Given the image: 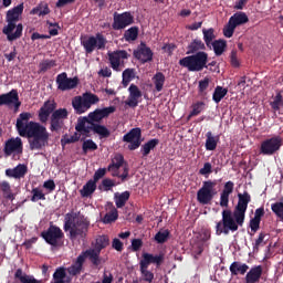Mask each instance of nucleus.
I'll use <instances>...</instances> for the list:
<instances>
[{
	"mask_svg": "<svg viewBox=\"0 0 283 283\" xmlns=\"http://www.w3.org/2000/svg\"><path fill=\"white\" fill-rule=\"evenodd\" d=\"M31 118V113H21L17 119V129L21 137L29 139L31 151H41V149H44L49 144L50 133L45 126L38 122L30 120Z\"/></svg>",
	"mask_w": 283,
	"mask_h": 283,
	"instance_id": "obj_1",
	"label": "nucleus"
},
{
	"mask_svg": "<svg viewBox=\"0 0 283 283\" xmlns=\"http://www.w3.org/2000/svg\"><path fill=\"white\" fill-rule=\"evenodd\" d=\"M245 218L237 212L224 209L221 212V220L216 223L214 230L216 235H229L230 233H235L239 228L244 226Z\"/></svg>",
	"mask_w": 283,
	"mask_h": 283,
	"instance_id": "obj_2",
	"label": "nucleus"
},
{
	"mask_svg": "<svg viewBox=\"0 0 283 283\" xmlns=\"http://www.w3.org/2000/svg\"><path fill=\"white\" fill-rule=\"evenodd\" d=\"M90 221L80 212H69L64 219V231L70 232V239L75 241L77 238H86L90 229Z\"/></svg>",
	"mask_w": 283,
	"mask_h": 283,
	"instance_id": "obj_3",
	"label": "nucleus"
},
{
	"mask_svg": "<svg viewBox=\"0 0 283 283\" xmlns=\"http://www.w3.org/2000/svg\"><path fill=\"white\" fill-rule=\"evenodd\" d=\"M23 9L24 4L21 3L7 12L8 25L3 28L2 32L9 41H14L22 36L23 25L21 23L17 25L15 23L20 20Z\"/></svg>",
	"mask_w": 283,
	"mask_h": 283,
	"instance_id": "obj_4",
	"label": "nucleus"
},
{
	"mask_svg": "<svg viewBox=\"0 0 283 283\" xmlns=\"http://www.w3.org/2000/svg\"><path fill=\"white\" fill-rule=\"evenodd\" d=\"M208 53L197 52L193 55L186 56L179 60V65L181 67L188 69L190 72H201L203 69H207L208 65Z\"/></svg>",
	"mask_w": 283,
	"mask_h": 283,
	"instance_id": "obj_5",
	"label": "nucleus"
},
{
	"mask_svg": "<svg viewBox=\"0 0 283 283\" xmlns=\"http://www.w3.org/2000/svg\"><path fill=\"white\" fill-rule=\"evenodd\" d=\"M217 180L202 181L201 187L197 190L196 200L199 205H211L212 200L218 195Z\"/></svg>",
	"mask_w": 283,
	"mask_h": 283,
	"instance_id": "obj_6",
	"label": "nucleus"
},
{
	"mask_svg": "<svg viewBox=\"0 0 283 283\" xmlns=\"http://www.w3.org/2000/svg\"><path fill=\"white\" fill-rule=\"evenodd\" d=\"M75 129L87 137L90 136L91 130L99 135L101 138H108L111 136V130L106 126L93 122L90 123L86 116L78 118Z\"/></svg>",
	"mask_w": 283,
	"mask_h": 283,
	"instance_id": "obj_7",
	"label": "nucleus"
},
{
	"mask_svg": "<svg viewBox=\"0 0 283 283\" xmlns=\"http://www.w3.org/2000/svg\"><path fill=\"white\" fill-rule=\"evenodd\" d=\"M107 247H109V238L103 234L97 237L93 249L91 248L84 251L88 255V260L93 266L98 268L102 264L101 252Z\"/></svg>",
	"mask_w": 283,
	"mask_h": 283,
	"instance_id": "obj_8",
	"label": "nucleus"
},
{
	"mask_svg": "<svg viewBox=\"0 0 283 283\" xmlns=\"http://www.w3.org/2000/svg\"><path fill=\"white\" fill-rule=\"evenodd\" d=\"M81 44L86 55L92 54L95 50H104L107 44L106 38L102 33L94 35H85L81 38Z\"/></svg>",
	"mask_w": 283,
	"mask_h": 283,
	"instance_id": "obj_9",
	"label": "nucleus"
},
{
	"mask_svg": "<svg viewBox=\"0 0 283 283\" xmlns=\"http://www.w3.org/2000/svg\"><path fill=\"white\" fill-rule=\"evenodd\" d=\"M99 102V97L91 92H86L83 96H75L72 101L73 108L76 114H83L87 112L92 105Z\"/></svg>",
	"mask_w": 283,
	"mask_h": 283,
	"instance_id": "obj_10",
	"label": "nucleus"
},
{
	"mask_svg": "<svg viewBox=\"0 0 283 283\" xmlns=\"http://www.w3.org/2000/svg\"><path fill=\"white\" fill-rule=\"evenodd\" d=\"M249 22V17L244 12H237L229 18L228 23L223 28V35L226 38H232L237 27Z\"/></svg>",
	"mask_w": 283,
	"mask_h": 283,
	"instance_id": "obj_11",
	"label": "nucleus"
},
{
	"mask_svg": "<svg viewBox=\"0 0 283 283\" xmlns=\"http://www.w3.org/2000/svg\"><path fill=\"white\" fill-rule=\"evenodd\" d=\"M41 238L49 245H51L53 248H57L60 245L62 239L64 238V233L60 227H57L51 222L50 228L41 233Z\"/></svg>",
	"mask_w": 283,
	"mask_h": 283,
	"instance_id": "obj_12",
	"label": "nucleus"
},
{
	"mask_svg": "<svg viewBox=\"0 0 283 283\" xmlns=\"http://www.w3.org/2000/svg\"><path fill=\"white\" fill-rule=\"evenodd\" d=\"M283 145V139L281 136H273L263 140L260 145V154L262 156H273L276 151H280Z\"/></svg>",
	"mask_w": 283,
	"mask_h": 283,
	"instance_id": "obj_13",
	"label": "nucleus"
},
{
	"mask_svg": "<svg viewBox=\"0 0 283 283\" xmlns=\"http://www.w3.org/2000/svg\"><path fill=\"white\" fill-rule=\"evenodd\" d=\"M142 129L139 127H135L130 129L129 133H126V135L122 137V140L129 143V151H136V149H139L142 145Z\"/></svg>",
	"mask_w": 283,
	"mask_h": 283,
	"instance_id": "obj_14",
	"label": "nucleus"
},
{
	"mask_svg": "<svg viewBox=\"0 0 283 283\" xmlns=\"http://www.w3.org/2000/svg\"><path fill=\"white\" fill-rule=\"evenodd\" d=\"M107 55L111 63V67L116 72L122 71L120 66H124V60H127L129 57L128 52L125 50L108 52Z\"/></svg>",
	"mask_w": 283,
	"mask_h": 283,
	"instance_id": "obj_15",
	"label": "nucleus"
},
{
	"mask_svg": "<svg viewBox=\"0 0 283 283\" xmlns=\"http://www.w3.org/2000/svg\"><path fill=\"white\" fill-rule=\"evenodd\" d=\"M134 23V15L130 12L114 13L113 29L118 31L123 30Z\"/></svg>",
	"mask_w": 283,
	"mask_h": 283,
	"instance_id": "obj_16",
	"label": "nucleus"
},
{
	"mask_svg": "<svg viewBox=\"0 0 283 283\" xmlns=\"http://www.w3.org/2000/svg\"><path fill=\"white\" fill-rule=\"evenodd\" d=\"M251 200V195L248 191H244L243 193H238V202L233 209V212L238 213L242 218H245V213L248 211V207Z\"/></svg>",
	"mask_w": 283,
	"mask_h": 283,
	"instance_id": "obj_17",
	"label": "nucleus"
},
{
	"mask_svg": "<svg viewBox=\"0 0 283 283\" xmlns=\"http://www.w3.org/2000/svg\"><path fill=\"white\" fill-rule=\"evenodd\" d=\"M115 112V106L97 108L94 112H91L86 118L90 120V123L99 124L104 118L108 117L111 114Z\"/></svg>",
	"mask_w": 283,
	"mask_h": 283,
	"instance_id": "obj_18",
	"label": "nucleus"
},
{
	"mask_svg": "<svg viewBox=\"0 0 283 283\" xmlns=\"http://www.w3.org/2000/svg\"><path fill=\"white\" fill-rule=\"evenodd\" d=\"M6 156H12V154H18L21 156L23 154V143L20 137L10 138L6 142L4 149Z\"/></svg>",
	"mask_w": 283,
	"mask_h": 283,
	"instance_id": "obj_19",
	"label": "nucleus"
},
{
	"mask_svg": "<svg viewBox=\"0 0 283 283\" xmlns=\"http://www.w3.org/2000/svg\"><path fill=\"white\" fill-rule=\"evenodd\" d=\"M87 259L88 255L86 254V252L82 251L77 259L73 262V264L67 268V273L73 277L81 275Z\"/></svg>",
	"mask_w": 283,
	"mask_h": 283,
	"instance_id": "obj_20",
	"label": "nucleus"
},
{
	"mask_svg": "<svg viewBox=\"0 0 283 283\" xmlns=\"http://www.w3.org/2000/svg\"><path fill=\"white\" fill-rule=\"evenodd\" d=\"M56 84L59 85L57 88L61 91H69L73 90L77 86L78 84V78H69L67 73L63 72L57 75L56 77Z\"/></svg>",
	"mask_w": 283,
	"mask_h": 283,
	"instance_id": "obj_21",
	"label": "nucleus"
},
{
	"mask_svg": "<svg viewBox=\"0 0 283 283\" xmlns=\"http://www.w3.org/2000/svg\"><path fill=\"white\" fill-rule=\"evenodd\" d=\"M165 261V255L164 254H157L154 255L153 253H143L142 254V260L139 261V264L149 268L151 264L157 265V269H159Z\"/></svg>",
	"mask_w": 283,
	"mask_h": 283,
	"instance_id": "obj_22",
	"label": "nucleus"
},
{
	"mask_svg": "<svg viewBox=\"0 0 283 283\" xmlns=\"http://www.w3.org/2000/svg\"><path fill=\"white\" fill-rule=\"evenodd\" d=\"M11 106L14 105V108L18 109L21 106V102L19 99V93L17 90H12L9 93L0 95V106Z\"/></svg>",
	"mask_w": 283,
	"mask_h": 283,
	"instance_id": "obj_23",
	"label": "nucleus"
},
{
	"mask_svg": "<svg viewBox=\"0 0 283 283\" xmlns=\"http://www.w3.org/2000/svg\"><path fill=\"white\" fill-rule=\"evenodd\" d=\"M143 93L139 87L135 84H130L128 86V99L124 102V104L128 105V107L135 108L139 104V98H142Z\"/></svg>",
	"mask_w": 283,
	"mask_h": 283,
	"instance_id": "obj_24",
	"label": "nucleus"
},
{
	"mask_svg": "<svg viewBox=\"0 0 283 283\" xmlns=\"http://www.w3.org/2000/svg\"><path fill=\"white\" fill-rule=\"evenodd\" d=\"M234 191V182L233 181H227L223 185V189L220 192V200H219V205L220 207H229V200H230V196L231 193H233Z\"/></svg>",
	"mask_w": 283,
	"mask_h": 283,
	"instance_id": "obj_25",
	"label": "nucleus"
},
{
	"mask_svg": "<svg viewBox=\"0 0 283 283\" xmlns=\"http://www.w3.org/2000/svg\"><path fill=\"white\" fill-rule=\"evenodd\" d=\"M263 275V266L262 265H255L252 266L244 276L245 283H260V280Z\"/></svg>",
	"mask_w": 283,
	"mask_h": 283,
	"instance_id": "obj_26",
	"label": "nucleus"
},
{
	"mask_svg": "<svg viewBox=\"0 0 283 283\" xmlns=\"http://www.w3.org/2000/svg\"><path fill=\"white\" fill-rule=\"evenodd\" d=\"M56 108V104L51 101H46L39 111V119L41 123H46L50 115L53 114V111Z\"/></svg>",
	"mask_w": 283,
	"mask_h": 283,
	"instance_id": "obj_27",
	"label": "nucleus"
},
{
	"mask_svg": "<svg viewBox=\"0 0 283 283\" xmlns=\"http://www.w3.org/2000/svg\"><path fill=\"white\" fill-rule=\"evenodd\" d=\"M135 59L146 63L153 60L154 53L150 48L146 46V44L142 43V48L139 50L133 52Z\"/></svg>",
	"mask_w": 283,
	"mask_h": 283,
	"instance_id": "obj_28",
	"label": "nucleus"
},
{
	"mask_svg": "<svg viewBox=\"0 0 283 283\" xmlns=\"http://www.w3.org/2000/svg\"><path fill=\"white\" fill-rule=\"evenodd\" d=\"M25 174H28V166L24 164H19L15 168L6 170V175L9 178H15L17 180L24 178Z\"/></svg>",
	"mask_w": 283,
	"mask_h": 283,
	"instance_id": "obj_29",
	"label": "nucleus"
},
{
	"mask_svg": "<svg viewBox=\"0 0 283 283\" xmlns=\"http://www.w3.org/2000/svg\"><path fill=\"white\" fill-rule=\"evenodd\" d=\"M249 271V265L247 263H241L239 261H234L229 266V272L231 276L245 275Z\"/></svg>",
	"mask_w": 283,
	"mask_h": 283,
	"instance_id": "obj_30",
	"label": "nucleus"
},
{
	"mask_svg": "<svg viewBox=\"0 0 283 283\" xmlns=\"http://www.w3.org/2000/svg\"><path fill=\"white\" fill-rule=\"evenodd\" d=\"M218 142H219V136L214 137L212 136V132H207L206 143H205L206 151H214L217 149Z\"/></svg>",
	"mask_w": 283,
	"mask_h": 283,
	"instance_id": "obj_31",
	"label": "nucleus"
},
{
	"mask_svg": "<svg viewBox=\"0 0 283 283\" xmlns=\"http://www.w3.org/2000/svg\"><path fill=\"white\" fill-rule=\"evenodd\" d=\"M160 140L158 138H153L150 140H148L146 144L142 145V157L143 158H147V156H149L150 151H153V149L155 147H157L159 145Z\"/></svg>",
	"mask_w": 283,
	"mask_h": 283,
	"instance_id": "obj_32",
	"label": "nucleus"
},
{
	"mask_svg": "<svg viewBox=\"0 0 283 283\" xmlns=\"http://www.w3.org/2000/svg\"><path fill=\"white\" fill-rule=\"evenodd\" d=\"M108 207L112 208V210L106 213L103 218L104 224H112L118 220V210L114 207L113 202H108Z\"/></svg>",
	"mask_w": 283,
	"mask_h": 283,
	"instance_id": "obj_33",
	"label": "nucleus"
},
{
	"mask_svg": "<svg viewBox=\"0 0 283 283\" xmlns=\"http://www.w3.org/2000/svg\"><path fill=\"white\" fill-rule=\"evenodd\" d=\"M14 277L20 280L21 283H42L41 281L36 280L33 275L23 274L22 269H18L15 271Z\"/></svg>",
	"mask_w": 283,
	"mask_h": 283,
	"instance_id": "obj_34",
	"label": "nucleus"
},
{
	"mask_svg": "<svg viewBox=\"0 0 283 283\" xmlns=\"http://www.w3.org/2000/svg\"><path fill=\"white\" fill-rule=\"evenodd\" d=\"M96 189V182L93 179H91L90 181H87L86 185H84L83 189L81 190L82 198H90V196H92V193H94Z\"/></svg>",
	"mask_w": 283,
	"mask_h": 283,
	"instance_id": "obj_35",
	"label": "nucleus"
},
{
	"mask_svg": "<svg viewBox=\"0 0 283 283\" xmlns=\"http://www.w3.org/2000/svg\"><path fill=\"white\" fill-rule=\"evenodd\" d=\"M166 82V76L161 72L155 73L153 76V83L155 84V91L161 92Z\"/></svg>",
	"mask_w": 283,
	"mask_h": 283,
	"instance_id": "obj_36",
	"label": "nucleus"
},
{
	"mask_svg": "<svg viewBox=\"0 0 283 283\" xmlns=\"http://www.w3.org/2000/svg\"><path fill=\"white\" fill-rule=\"evenodd\" d=\"M129 198H130V192L129 191H124L122 193H116L115 195V202H116L117 209H123V207H125V205L129 200Z\"/></svg>",
	"mask_w": 283,
	"mask_h": 283,
	"instance_id": "obj_37",
	"label": "nucleus"
},
{
	"mask_svg": "<svg viewBox=\"0 0 283 283\" xmlns=\"http://www.w3.org/2000/svg\"><path fill=\"white\" fill-rule=\"evenodd\" d=\"M200 50H206V44L201 40L195 39L191 41L190 45H188L187 54H196Z\"/></svg>",
	"mask_w": 283,
	"mask_h": 283,
	"instance_id": "obj_38",
	"label": "nucleus"
},
{
	"mask_svg": "<svg viewBox=\"0 0 283 283\" xmlns=\"http://www.w3.org/2000/svg\"><path fill=\"white\" fill-rule=\"evenodd\" d=\"M213 49V52L217 56L223 54L227 49V41L226 40H216L210 44Z\"/></svg>",
	"mask_w": 283,
	"mask_h": 283,
	"instance_id": "obj_39",
	"label": "nucleus"
},
{
	"mask_svg": "<svg viewBox=\"0 0 283 283\" xmlns=\"http://www.w3.org/2000/svg\"><path fill=\"white\" fill-rule=\"evenodd\" d=\"M148 269H149L148 266H145L139 263V273H142L143 281L146 283H153L155 279V274Z\"/></svg>",
	"mask_w": 283,
	"mask_h": 283,
	"instance_id": "obj_40",
	"label": "nucleus"
},
{
	"mask_svg": "<svg viewBox=\"0 0 283 283\" xmlns=\"http://www.w3.org/2000/svg\"><path fill=\"white\" fill-rule=\"evenodd\" d=\"M211 80L209 77H205L198 82V95L205 97L208 95V88Z\"/></svg>",
	"mask_w": 283,
	"mask_h": 283,
	"instance_id": "obj_41",
	"label": "nucleus"
},
{
	"mask_svg": "<svg viewBox=\"0 0 283 283\" xmlns=\"http://www.w3.org/2000/svg\"><path fill=\"white\" fill-rule=\"evenodd\" d=\"M125 163V158L123 155L118 154L114 157L112 160V164H109L107 171H114V169H120Z\"/></svg>",
	"mask_w": 283,
	"mask_h": 283,
	"instance_id": "obj_42",
	"label": "nucleus"
},
{
	"mask_svg": "<svg viewBox=\"0 0 283 283\" xmlns=\"http://www.w3.org/2000/svg\"><path fill=\"white\" fill-rule=\"evenodd\" d=\"M227 94H228V88H223L222 86H217L212 94V101L219 104Z\"/></svg>",
	"mask_w": 283,
	"mask_h": 283,
	"instance_id": "obj_43",
	"label": "nucleus"
},
{
	"mask_svg": "<svg viewBox=\"0 0 283 283\" xmlns=\"http://www.w3.org/2000/svg\"><path fill=\"white\" fill-rule=\"evenodd\" d=\"M202 34H203V41L207 45V48H211L212 41L216 39L214 35V29H202Z\"/></svg>",
	"mask_w": 283,
	"mask_h": 283,
	"instance_id": "obj_44",
	"label": "nucleus"
},
{
	"mask_svg": "<svg viewBox=\"0 0 283 283\" xmlns=\"http://www.w3.org/2000/svg\"><path fill=\"white\" fill-rule=\"evenodd\" d=\"M50 12L49 4L43 2L31 10V14H38L39 17L48 15Z\"/></svg>",
	"mask_w": 283,
	"mask_h": 283,
	"instance_id": "obj_45",
	"label": "nucleus"
},
{
	"mask_svg": "<svg viewBox=\"0 0 283 283\" xmlns=\"http://www.w3.org/2000/svg\"><path fill=\"white\" fill-rule=\"evenodd\" d=\"M271 211L283 222V201L271 203Z\"/></svg>",
	"mask_w": 283,
	"mask_h": 283,
	"instance_id": "obj_46",
	"label": "nucleus"
},
{
	"mask_svg": "<svg viewBox=\"0 0 283 283\" xmlns=\"http://www.w3.org/2000/svg\"><path fill=\"white\" fill-rule=\"evenodd\" d=\"M138 32L139 29L137 27L126 30V32H124V40H126V42L136 41L138 38Z\"/></svg>",
	"mask_w": 283,
	"mask_h": 283,
	"instance_id": "obj_47",
	"label": "nucleus"
},
{
	"mask_svg": "<svg viewBox=\"0 0 283 283\" xmlns=\"http://www.w3.org/2000/svg\"><path fill=\"white\" fill-rule=\"evenodd\" d=\"M112 171V176H114V178H120L122 182H126L128 176H129V168L126 165H124V172L119 174V169H114V170H108Z\"/></svg>",
	"mask_w": 283,
	"mask_h": 283,
	"instance_id": "obj_48",
	"label": "nucleus"
},
{
	"mask_svg": "<svg viewBox=\"0 0 283 283\" xmlns=\"http://www.w3.org/2000/svg\"><path fill=\"white\" fill-rule=\"evenodd\" d=\"M169 235V230L159 231L155 234V242H157V244H165L168 241Z\"/></svg>",
	"mask_w": 283,
	"mask_h": 283,
	"instance_id": "obj_49",
	"label": "nucleus"
},
{
	"mask_svg": "<svg viewBox=\"0 0 283 283\" xmlns=\"http://www.w3.org/2000/svg\"><path fill=\"white\" fill-rule=\"evenodd\" d=\"M39 200H46L45 193L40 188H33L31 202H39Z\"/></svg>",
	"mask_w": 283,
	"mask_h": 283,
	"instance_id": "obj_50",
	"label": "nucleus"
},
{
	"mask_svg": "<svg viewBox=\"0 0 283 283\" xmlns=\"http://www.w3.org/2000/svg\"><path fill=\"white\" fill-rule=\"evenodd\" d=\"M96 149H98V146L93 139H87L83 143L84 154H87L88 151H96Z\"/></svg>",
	"mask_w": 283,
	"mask_h": 283,
	"instance_id": "obj_51",
	"label": "nucleus"
},
{
	"mask_svg": "<svg viewBox=\"0 0 283 283\" xmlns=\"http://www.w3.org/2000/svg\"><path fill=\"white\" fill-rule=\"evenodd\" d=\"M63 125H64V122L62 119L55 118V116H53V115L51 116V127H50V129L52 132H59L60 129H62Z\"/></svg>",
	"mask_w": 283,
	"mask_h": 283,
	"instance_id": "obj_52",
	"label": "nucleus"
},
{
	"mask_svg": "<svg viewBox=\"0 0 283 283\" xmlns=\"http://www.w3.org/2000/svg\"><path fill=\"white\" fill-rule=\"evenodd\" d=\"M283 104V96L281 93H277L275 96H274V99L273 102L270 103V106L273 111H280L281 108V105Z\"/></svg>",
	"mask_w": 283,
	"mask_h": 283,
	"instance_id": "obj_53",
	"label": "nucleus"
},
{
	"mask_svg": "<svg viewBox=\"0 0 283 283\" xmlns=\"http://www.w3.org/2000/svg\"><path fill=\"white\" fill-rule=\"evenodd\" d=\"M52 116L64 122V119L69 117V112L66 108H59L56 111L54 109L52 112Z\"/></svg>",
	"mask_w": 283,
	"mask_h": 283,
	"instance_id": "obj_54",
	"label": "nucleus"
},
{
	"mask_svg": "<svg viewBox=\"0 0 283 283\" xmlns=\"http://www.w3.org/2000/svg\"><path fill=\"white\" fill-rule=\"evenodd\" d=\"M206 107L205 102H197L192 104V112H190V116H198Z\"/></svg>",
	"mask_w": 283,
	"mask_h": 283,
	"instance_id": "obj_55",
	"label": "nucleus"
},
{
	"mask_svg": "<svg viewBox=\"0 0 283 283\" xmlns=\"http://www.w3.org/2000/svg\"><path fill=\"white\" fill-rule=\"evenodd\" d=\"M56 61L55 60H44L43 62L40 63V71L41 72H46L48 70L56 66Z\"/></svg>",
	"mask_w": 283,
	"mask_h": 283,
	"instance_id": "obj_56",
	"label": "nucleus"
},
{
	"mask_svg": "<svg viewBox=\"0 0 283 283\" xmlns=\"http://www.w3.org/2000/svg\"><path fill=\"white\" fill-rule=\"evenodd\" d=\"M80 140V136L77 133H75L73 136L69 137L67 135H64L61 139V144L64 147L67 144L76 143Z\"/></svg>",
	"mask_w": 283,
	"mask_h": 283,
	"instance_id": "obj_57",
	"label": "nucleus"
},
{
	"mask_svg": "<svg viewBox=\"0 0 283 283\" xmlns=\"http://www.w3.org/2000/svg\"><path fill=\"white\" fill-rule=\"evenodd\" d=\"M212 174V165L210 163H205L203 167L199 169V175L208 178Z\"/></svg>",
	"mask_w": 283,
	"mask_h": 283,
	"instance_id": "obj_58",
	"label": "nucleus"
},
{
	"mask_svg": "<svg viewBox=\"0 0 283 283\" xmlns=\"http://www.w3.org/2000/svg\"><path fill=\"white\" fill-rule=\"evenodd\" d=\"M261 221L259 219L252 218L249 222V228L252 233H256L260 230Z\"/></svg>",
	"mask_w": 283,
	"mask_h": 283,
	"instance_id": "obj_59",
	"label": "nucleus"
},
{
	"mask_svg": "<svg viewBox=\"0 0 283 283\" xmlns=\"http://www.w3.org/2000/svg\"><path fill=\"white\" fill-rule=\"evenodd\" d=\"M66 277V271L64 268H59L56 269L53 279L56 281H64V279Z\"/></svg>",
	"mask_w": 283,
	"mask_h": 283,
	"instance_id": "obj_60",
	"label": "nucleus"
},
{
	"mask_svg": "<svg viewBox=\"0 0 283 283\" xmlns=\"http://www.w3.org/2000/svg\"><path fill=\"white\" fill-rule=\"evenodd\" d=\"M122 77L133 81L136 77L135 69H126L122 72Z\"/></svg>",
	"mask_w": 283,
	"mask_h": 283,
	"instance_id": "obj_61",
	"label": "nucleus"
},
{
	"mask_svg": "<svg viewBox=\"0 0 283 283\" xmlns=\"http://www.w3.org/2000/svg\"><path fill=\"white\" fill-rule=\"evenodd\" d=\"M230 63L233 67H239L240 66V62L238 59V51L232 50L230 53Z\"/></svg>",
	"mask_w": 283,
	"mask_h": 283,
	"instance_id": "obj_62",
	"label": "nucleus"
},
{
	"mask_svg": "<svg viewBox=\"0 0 283 283\" xmlns=\"http://www.w3.org/2000/svg\"><path fill=\"white\" fill-rule=\"evenodd\" d=\"M130 247H133V252H138L143 248V240L133 239V242H130Z\"/></svg>",
	"mask_w": 283,
	"mask_h": 283,
	"instance_id": "obj_63",
	"label": "nucleus"
},
{
	"mask_svg": "<svg viewBox=\"0 0 283 283\" xmlns=\"http://www.w3.org/2000/svg\"><path fill=\"white\" fill-rule=\"evenodd\" d=\"M106 171H108V168H99L95 175H94V182H97L98 180H101V178H104V176L106 175Z\"/></svg>",
	"mask_w": 283,
	"mask_h": 283,
	"instance_id": "obj_64",
	"label": "nucleus"
}]
</instances>
